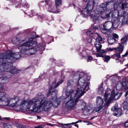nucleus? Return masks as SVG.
<instances>
[{
  "label": "nucleus",
  "mask_w": 128,
  "mask_h": 128,
  "mask_svg": "<svg viewBox=\"0 0 128 128\" xmlns=\"http://www.w3.org/2000/svg\"><path fill=\"white\" fill-rule=\"evenodd\" d=\"M83 76L79 79L77 86L76 93L78 94V97H81L89 88V85L90 83L88 82L89 80L86 75L81 74Z\"/></svg>",
  "instance_id": "f03ea898"
},
{
  "label": "nucleus",
  "mask_w": 128,
  "mask_h": 128,
  "mask_svg": "<svg viewBox=\"0 0 128 128\" xmlns=\"http://www.w3.org/2000/svg\"><path fill=\"white\" fill-rule=\"evenodd\" d=\"M20 104V99L18 96H15L10 99L8 105L11 107L18 106Z\"/></svg>",
  "instance_id": "1a4fd4ad"
},
{
  "label": "nucleus",
  "mask_w": 128,
  "mask_h": 128,
  "mask_svg": "<svg viewBox=\"0 0 128 128\" xmlns=\"http://www.w3.org/2000/svg\"><path fill=\"white\" fill-rule=\"evenodd\" d=\"M104 58V61L108 62L110 59V57L109 56H104L103 57Z\"/></svg>",
  "instance_id": "72a5a7b5"
},
{
  "label": "nucleus",
  "mask_w": 128,
  "mask_h": 128,
  "mask_svg": "<svg viewBox=\"0 0 128 128\" xmlns=\"http://www.w3.org/2000/svg\"><path fill=\"white\" fill-rule=\"evenodd\" d=\"M115 90H113L111 92V96L109 98H110V102L112 100H117L119 98L122 94V92H117L116 94H115Z\"/></svg>",
  "instance_id": "9b49d317"
},
{
  "label": "nucleus",
  "mask_w": 128,
  "mask_h": 128,
  "mask_svg": "<svg viewBox=\"0 0 128 128\" xmlns=\"http://www.w3.org/2000/svg\"><path fill=\"white\" fill-rule=\"evenodd\" d=\"M52 8L50 9V10L49 9V12H52L54 13H57L58 11H56L54 10Z\"/></svg>",
  "instance_id": "37998d69"
},
{
  "label": "nucleus",
  "mask_w": 128,
  "mask_h": 128,
  "mask_svg": "<svg viewBox=\"0 0 128 128\" xmlns=\"http://www.w3.org/2000/svg\"><path fill=\"white\" fill-rule=\"evenodd\" d=\"M124 126L126 127L128 126V122H126L125 123Z\"/></svg>",
  "instance_id": "bf43d9fd"
},
{
  "label": "nucleus",
  "mask_w": 128,
  "mask_h": 128,
  "mask_svg": "<svg viewBox=\"0 0 128 128\" xmlns=\"http://www.w3.org/2000/svg\"><path fill=\"white\" fill-rule=\"evenodd\" d=\"M24 42V41L23 40L20 42L19 45L20 46L18 48L22 54V56H24L25 54L31 55L29 50V47L34 45L33 43L34 42V41H31L30 42L28 41L26 42Z\"/></svg>",
  "instance_id": "20e7f679"
},
{
  "label": "nucleus",
  "mask_w": 128,
  "mask_h": 128,
  "mask_svg": "<svg viewBox=\"0 0 128 128\" xmlns=\"http://www.w3.org/2000/svg\"><path fill=\"white\" fill-rule=\"evenodd\" d=\"M58 93L57 90L53 91L51 94L52 99L50 100L46 101L44 95H40L38 98H34L27 102V108L26 110L29 111V113L38 112L40 108L43 111L48 110L50 107L53 106L54 107H57L58 105L57 102L56 94Z\"/></svg>",
  "instance_id": "f257e3e1"
},
{
  "label": "nucleus",
  "mask_w": 128,
  "mask_h": 128,
  "mask_svg": "<svg viewBox=\"0 0 128 128\" xmlns=\"http://www.w3.org/2000/svg\"><path fill=\"white\" fill-rule=\"evenodd\" d=\"M112 58L116 60H117L120 57V54L119 53H116L112 56Z\"/></svg>",
  "instance_id": "c85d7f7f"
},
{
  "label": "nucleus",
  "mask_w": 128,
  "mask_h": 128,
  "mask_svg": "<svg viewBox=\"0 0 128 128\" xmlns=\"http://www.w3.org/2000/svg\"><path fill=\"white\" fill-rule=\"evenodd\" d=\"M36 50H40L41 51H43L45 49V46L44 44H38L36 46H34Z\"/></svg>",
  "instance_id": "2eb2a0df"
},
{
  "label": "nucleus",
  "mask_w": 128,
  "mask_h": 128,
  "mask_svg": "<svg viewBox=\"0 0 128 128\" xmlns=\"http://www.w3.org/2000/svg\"><path fill=\"white\" fill-rule=\"evenodd\" d=\"M128 12H126V13H125V14L126 15V16L127 17V18H128Z\"/></svg>",
  "instance_id": "774afa93"
},
{
  "label": "nucleus",
  "mask_w": 128,
  "mask_h": 128,
  "mask_svg": "<svg viewBox=\"0 0 128 128\" xmlns=\"http://www.w3.org/2000/svg\"><path fill=\"white\" fill-rule=\"evenodd\" d=\"M110 98H109L108 101L106 102V100L103 99L100 96H98L97 98L96 103L98 106H102L104 107L108 106L110 103Z\"/></svg>",
  "instance_id": "9d476101"
},
{
  "label": "nucleus",
  "mask_w": 128,
  "mask_h": 128,
  "mask_svg": "<svg viewBox=\"0 0 128 128\" xmlns=\"http://www.w3.org/2000/svg\"><path fill=\"white\" fill-rule=\"evenodd\" d=\"M4 119H5L6 120H10V118L8 117V118H4Z\"/></svg>",
  "instance_id": "0e129e2a"
},
{
  "label": "nucleus",
  "mask_w": 128,
  "mask_h": 128,
  "mask_svg": "<svg viewBox=\"0 0 128 128\" xmlns=\"http://www.w3.org/2000/svg\"><path fill=\"white\" fill-rule=\"evenodd\" d=\"M114 110L116 111V112L118 113H115L114 115L115 116L117 115L118 114H121L122 113V110L120 108H118L116 109V108L114 107Z\"/></svg>",
  "instance_id": "a878e982"
},
{
  "label": "nucleus",
  "mask_w": 128,
  "mask_h": 128,
  "mask_svg": "<svg viewBox=\"0 0 128 128\" xmlns=\"http://www.w3.org/2000/svg\"><path fill=\"white\" fill-rule=\"evenodd\" d=\"M119 46L117 48H114V50H116L117 52L118 51V53L120 54L123 51L124 46L122 45V44H120L119 43Z\"/></svg>",
  "instance_id": "dca6fc26"
},
{
  "label": "nucleus",
  "mask_w": 128,
  "mask_h": 128,
  "mask_svg": "<svg viewBox=\"0 0 128 128\" xmlns=\"http://www.w3.org/2000/svg\"><path fill=\"white\" fill-rule=\"evenodd\" d=\"M106 107H104V106H98L97 105V108L96 109V112H97L98 113H99L101 112L103 110V108H105Z\"/></svg>",
  "instance_id": "b1692460"
},
{
  "label": "nucleus",
  "mask_w": 128,
  "mask_h": 128,
  "mask_svg": "<svg viewBox=\"0 0 128 128\" xmlns=\"http://www.w3.org/2000/svg\"><path fill=\"white\" fill-rule=\"evenodd\" d=\"M102 38L101 36L98 35V36L96 38V42H100V41H102Z\"/></svg>",
  "instance_id": "79ce46f5"
},
{
  "label": "nucleus",
  "mask_w": 128,
  "mask_h": 128,
  "mask_svg": "<svg viewBox=\"0 0 128 128\" xmlns=\"http://www.w3.org/2000/svg\"><path fill=\"white\" fill-rule=\"evenodd\" d=\"M20 128H26V127L24 126L21 125L19 126Z\"/></svg>",
  "instance_id": "052dcab7"
},
{
  "label": "nucleus",
  "mask_w": 128,
  "mask_h": 128,
  "mask_svg": "<svg viewBox=\"0 0 128 128\" xmlns=\"http://www.w3.org/2000/svg\"><path fill=\"white\" fill-rule=\"evenodd\" d=\"M112 37L114 38L118 39V35L116 34H112Z\"/></svg>",
  "instance_id": "a18cd8bd"
},
{
  "label": "nucleus",
  "mask_w": 128,
  "mask_h": 128,
  "mask_svg": "<svg viewBox=\"0 0 128 128\" xmlns=\"http://www.w3.org/2000/svg\"><path fill=\"white\" fill-rule=\"evenodd\" d=\"M34 43H33L34 45H32V46L33 48H31L30 49H29L30 50V52L31 53V54L32 55L34 54L37 51L36 50H35L36 48L34 45V44H36V42H35L34 41Z\"/></svg>",
  "instance_id": "4be33fe9"
},
{
  "label": "nucleus",
  "mask_w": 128,
  "mask_h": 128,
  "mask_svg": "<svg viewBox=\"0 0 128 128\" xmlns=\"http://www.w3.org/2000/svg\"><path fill=\"white\" fill-rule=\"evenodd\" d=\"M55 3L56 7L57 8L58 7L61 5L62 0H55Z\"/></svg>",
  "instance_id": "c756f323"
},
{
  "label": "nucleus",
  "mask_w": 128,
  "mask_h": 128,
  "mask_svg": "<svg viewBox=\"0 0 128 128\" xmlns=\"http://www.w3.org/2000/svg\"><path fill=\"white\" fill-rule=\"evenodd\" d=\"M81 74L82 73H80V74L79 72H77L74 75L73 78L75 80H78L79 79V78L80 76H83V75H82Z\"/></svg>",
  "instance_id": "412c9836"
},
{
  "label": "nucleus",
  "mask_w": 128,
  "mask_h": 128,
  "mask_svg": "<svg viewBox=\"0 0 128 128\" xmlns=\"http://www.w3.org/2000/svg\"><path fill=\"white\" fill-rule=\"evenodd\" d=\"M26 100H23L21 102H20V104L19 105V106L20 105H22L24 104L25 103H26Z\"/></svg>",
  "instance_id": "c03bdc74"
},
{
  "label": "nucleus",
  "mask_w": 128,
  "mask_h": 128,
  "mask_svg": "<svg viewBox=\"0 0 128 128\" xmlns=\"http://www.w3.org/2000/svg\"><path fill=\"white\" fill-rule=\"evenodd\" d=\"M80 105V108L82 110H84V111H85L86 109H84L86 106V104L82 100H78V102Z\"/></svg>",
  "instance_id": "f3484780"
},
{
  "label": "nucleus",
  "mask_w": 128,
  "mask_h": 128,
  "mask_svg": "<svg viewBox=\"0 0 128 128\" xmlns=\"http://www.w3.org/2000/svg\"><path fill=\"white\" fill-rule=\"evenodd\" d=\"M106 2L102 3L99 6L100 8H104L108 6Z\"/></svg>",
  "instance_id": "e433bc0d"
},
{
  "label": "nucleus",
  "mask_w": 128,
  "mask_h": 128,
  "mask_svg": "<svg viewBox=\"0 0 128 128\" xmlns=\"http://www.w3.org/2000/svg\"><path fill=\"white\" fill-rule=\"evenodd\" d=\"M59 86L58 84H56V82H53L50 86V89L52 90L54 88H55Z\"/></svg>",
  "instance_id": "f704fd0d"
},
{
  "label": "nucleus",
  "mask_w": 128,
  "mask_h": 128,
  "mask_svg": "<svg viewBox=\"0 0 128 128\" xmlns=\"http://www.w3.org/2000/svg\"><path fill=\"white\" fill-rule=\"evenodd\" d=\"M96 56L97 57H101L102 58H103L104 56L103 54L100 53L96 54Z\"/></svg>",
  "instance_id": "de8ad7c7"
},
{
  "label": "nucleus",
  "mask_w": 128,
  "mask_h": 128,
  "mask_svg": "<svg viewBox=\"0 0 128 128\" xmlns=\"http://www.w3.org/2000/svg\"><path fill=\"white\" fill-rule=\"evenodd\" d=\"M98 0H92L89 1L88 3L86 6L82 10V15H84L85 17L88 16L93 8L94 5L96 4Z\"/></svg>",
  "instance_id": "0eeeda50"
},
{
  "label": "nucleus",
  "mask_w": 128,
  "mask_h": 128,
  "mask_svg": "<svg viewBox=\"0 0 128 128\" xmlns=\"http://www.w3.org/2000/svg\"><path fill=\"white\" fill-rule=\"evenodd\" d=\"M92 57L91 56H88V58L87 59V61L89 62L90 60H92Z\"/></svg>",
  "instance_id": "09e8293b"
},
{
  "label": "nucleus",
  "mask_w": 128,
  "mask_h": 128,
  "mask_svg": "<svg viewBox=\"0 0 128 128\" xmlns=\"http://www.w3.org/2000/svg\"><path fill=\"white\" fill-rule=\"evenodd\" d=\"M123 108L124 110L128 108V102L126 101H124L122 104Z\"/></svg>",
  "instance_id": "473e14b6"
},
{
  "label": "nucleus",
  "mask_w": 128,
  "mask_h": 128,
  "mask_svg": "<svg viewBox=\"0 0 128 128\" xmlns=\"http://www.w3.org/2000/svg\"><path fill=\"white\" fill-rule=\"evenodd\" d=\"M3 55H1V56H3L4 61L7 59L16 60L20 58L21 57H23L22 55V54L20 51L18 52L13 54L10 50L7 51L6 53L3 54Z\"/></svg>",
  "instance_id": "423d86ee"
},
{
  "label": "nucleus",
  "mask_w": 128,
  "mask_h": 128,
  "mask_svg": "<svg viewBox=\"0 0 128 128\" xmlns=\"http://www.w3.org/2000/svg\"><path fill=\"white\" fill-rule=\"evenodd\" d=\"M108 5H114V2L113 0H108L106 2Z\"/></svg>",
  "instance_id": "58836bf2"
},
{
  "label": "nucleus",
  "mask_w": 128,
  "mask_h": 128,
  "mask_svg": "<svg viewBox=\"0 0 128 128\" xmlns=\"http://www.w3.org/2000/svg\"><path fill=\"white\" fill-rule=\"evenodd\" d=\"M128 55V51L127 52L124 54L122 55V57H124Z\"/></svg>",
  "instance_id": "603ef678"
},
{
  "label": "nucleus",
  "mask_w": 128,
  "mask_h": 128,
  "mask_svg": "<svg viewBox=\"0 0 128 128\" xmlns=\"http://www.w3.org/2000/svg\"><path fill=\"white\" fill-rule=\"evenodd\" d=\"M3 84H0V90L2 89L3 88Z\"/></svg>",
  "instance_id": "6e6d98bb"
},
{
  "label": "nucleus",
  "mask_w": 128,
  "mask_h": 128,
  "mask_svg": "<svg viewBox=\"0 0 128 128\" xmlns=\"http://www.w3.org/2000/svg\"><path fill=\"white\" fill-rule=\"evenodd\" d=\"M126 5L125 3H122V9L124 10V8H125Z\"/></svg>",
  "instance_id": "8fccbe9b"
},
{
  "label": "nucleus",
  "mask_w": 128,
  "mask_h": 128,
  "mask_svg": "<svg viewBox=\"0 0 128 128\" xmlns=\"http://www.w3.org/2000/svg\"><path fill=\"white\" fill-rule=\"evenodd\" d=\"M92 32L90 31H88L86 32V33L88 34H92Z\"/></svg>",
  "instance_id": "680f3d73"
},
{
  "label": "nucleus",
  "mask_w": 128,
  "mask_h": 128,
  "mask_svg": "<svg viewBox=\"0 0 128 128\" xmlns=\"http://www.w3.org/2000/svg\"><path fill=\"white\" fill-rule=\"evenodd\" d=\"M6 93L4 92H0V98L3 97V96L6 95Z\"/></svg>",
  "instance_id": "49530a36"
},
{
  "label": "nucleus",
  "mask_w": 128,
  "mask_h": 128,
  "mask_svg": "<svg viewBox=\"0 0 128 128\" xmlns=\"http://www.w3.org/2000/svg\"><path fill=\"white\" fill-rule=\"evenodd\" d=\"M98 15L95 13L94 11H92L88 14V15L92 18L94 22L98 20L99 18Z\"/></svg>",
  "instance_id": "ddd939ff"
},
{
  "label": "nucleus",
  "mask_w": 128,
  "mask_h": 128,
  "mask_svg": "<svg viewBox=\"0 0 128 128\" xmlns=\"http://www.w3.org/2000/svg\"><path fill=\"white\" fill-rule=\"evenodd\" d=\"M104 91L103 88L102 86H100L98 88V94H102Z\"/></svg>",
  "instance_id": "4c0bfd02"
},
{
  "label": "nucleus",
  "mask_w": 128,
  "mask_h": 128,
  "mask_svg": "<svg viewBox=\"0 0 128 128\" xmlns=\"http://www.w3.org/2000/svg\"><path fill=\"white\" fill-rule=\"evenodd\" d=\"M44 127V125H39L35 127V128H43Z\"/></svg>",
  "instance_id": "3c124183"
},
{
  "label": "nucleus",
  "mask_w": 128,
  "mask_h": 128,
  "mask_svg": "<svg viewBox=\"0 0 128 128\" xmlns=\"http://www.w3.org/2000/svg\"><path fill=\"white\" fill-rule=\"evenodd\" d=\"M122 90L124 92H126L125 96H126L128 94V87L126 86H124Z\"/></svg>",
  "instance_id": "7c9ffc66"
},
{
  "label": "nucleus",
  "mask_w": 128,
  "mask_h": 128,
  "mask_svg": "<svg viewBox=\"0 0 128 128\" xmlns=\"http://www.w3.org/2000/svg\"><path fill=\"white\" fill-rule=\"evenodd\" d=\"M63 82V80H61L59 81L57 84H58L59 85L60 84H61Z\"/></svg>",
  "instance_id": "5fc2aeb1"
},
{
  "label": "nucleus",
  "mask_w": 128,
  "mask_h": 128,
  "mask_svg": "<svg viewBox=\"0 0 128 128\" xmlns=\"http://www.w3.org/2000/svg\"><path fill=\"white\" fill-rule=\"evenodd\" d=\"M46 125H49V126H54L53 124H49V123H47L46 124Z\"/></svg>",
  "instance_id": "69168bd1"
},
{
  "label": "nucleus",
  "mask_w": 128,
  "mask_h": 128,
  "mask_svg": "<svg viewBox=\"0 0 128 128\" xmlns=\"http://www.w3.org/2000/svg\"><path fill=\"white\" fill-rule=\"evenodd\" d=\"M112 22V24L111 28L112 29H113V28H116L118 27L119 25V24L118 22V20Z\"/></svg>",
  "instance_id": "aec40b11"
},
{
  "label": "nucleus",
  "mask_w": 128,
  "mask_h": 128,
  "mask_svg": "<svg viewBox=\"0 0 128 128\" xmlns=\"http://www.w3.org/2000/svg\"><path fill=\"white\" fill-rule=\"evenodd\" d=\"M110 96V92H108V90H106L105 93L104 97L105 98L104 100H106H106H108V98Z\"/></svg>",
  "instance_id": "393cba45"
},
{
  "label": "nucleus",
  "mask_w": 128,
  "mask_h": 128,
  "mask_svg": "<svg viewBox=\"0 0 128 128\" xmlns=\"http://www.w3.org/2000/svg\"><path fill=\"white\" fill-rule=\"evenodd\" d=\"M121 41L122 42L121 44H122V45L124 46V44H126V42L128 40V39L125 37H123L121 40Z\"/></svg>",
  "instance_id": "2f4dec72"
},
{
  "label": "nucleus",
  "mask_w": 128,
  "mask_h": 128,
  "mask_svg": "<svg viewBox=\"0 0 128 128\" xmlns=\"http://www.w3.org/2000/svg\"><path fill=\"white\" fill-rule=\"evenodd\" d=\"M2 66H0V80H4L10 77L6 75V72L11 74H17L18 71L15 67L12 66L10 62L2 63Z\"/></svg>",
  "instance_id": "7ed1b4c3"
},
{
  "label": "nucleus",
  "mask_w": 128,
  "mask_h": 128,
  "mask_svg": "<svg viewBox=\"0 0 128 128\" xmlns=\"http://www.w3.org/2000/svg\"><path fill=\"white\" fill-rule=\"evenodd\" d=\"M19 41V39L17 38H14L12 40V42L15 44L16 43Z\"/></svg>",
  "instance_id": "ea45409f"
},
{
  "label": "nucleus",
  "mask_w": 128,
  "mask_h": 128,
  "mask_svg": "<svg viewBox=\"0 0 128 128\" xmlns=\"http://www.w3.org/2000/svg\"><path fill=\"white\" fill-rule=\"evenodd\" d=\"M74 83L71 80H69L68 81L67 83V86L66 87H69L70 88H71L72 85Z\"/></svg>",
  "instance_id": "c9c22d12"
},
{
  "label": "nucleus",
  "mask_w": 128,
  "mask_h": 128,
  "mask_svg": "<svg viewBox=\"0 0 128 128\" xmlns=\"http://www.w3.org/2000/svg\"><path fill=\"white\" fill-rule=\"evenodd\" d=\"M116 41V39L114 38L112 36H110L108 38V43L110 44H112L115 42Z\"/></svg>",
  "instance_id": "6ab92c4d"
},
{
  "label": "nucleus",
  "mask_w": 128,
  "mask_h": 128,
  "mask_svg": "<svg viewBox=\"0 0 128 128\" xmlns=\"http://www.w3.org/2000/svg\"><path fill=\"white\" fill-rule=\"evenodd\" d=\"M59 124L63 126L64 128H70L71 127V126H69V125L71 124H74V122L71 123L67 124H63L62 123H60Z\"/></svg>",
  "instance_id": "5701e85b"
},
{
  "label": "nucleus",
  "mask_w": 128,
  "mask_h": 128,
  "mask_svg": "<svg viewBox=\"0 0 128 128\" xmlns=\"http://www.w3.org/2000/svg\"><path fill=\"white\" fill-rule=\"evenodd\" d=\"M2 55H3V54H0V64L1 65V66H2V63H4V62H7L6 60V61L5 62L3 56H0Z\"/></svg>",
  "instance_id": "bb28decb"
},
{
  "label": "nucleus",
  "mask_w": 128,
  "mask_h": 128,
  "mask_svg": "<svg viewBox=\"0 0 128 128\" xmlns=\"http://www.w3.org/2000/svg\"><path fill=\"white\" fill-rule=\"evenodd\" d=\"M125 8H128V3H126V2H125Z\"/></svg>",
  "instance_id": "e2e57ef3"
},
{
  "label": "nucleus",
  "mask_w": 128,
  "mask_h": 128,
  "mask_svg": "<svg viewBox=\"0 0 128 128\" xmlns=\"http://www.w3.org/2000/svg\"><path fill=\"white\" fill-rule=\"evenodd\" d=\"M105 27L103 26V27L100 28V30L102 32L106 34H108L107 32H108V30Z\"/></svg>",
  "instance_id": "cd10ccee"
},
{
  "label": "nucleus",
  "mask_w": 128,
  "mask_h": 128,
  "mask_svg": "<svg viewBox=\"0 0 128 128\" xmlns=\"http://www.w3.org/2000/svg\"><path fill=\"white\" fill-rule=\"evenodd\" d=\"M128 83L126 81L118 82L116 85V88L117 90H122L124 86H126Z\"/></svg>",
  "instance_id": "f8f14e48"
},
{
  "label": "nucleus",
  "mask_w": 128,
  "mask_h": 128,
  "mask_svg": "<svg viewBox=\"0 0 128 128\" xmlns=\"http://www.w3.org/2000/svg\"><path fill=\"white\" fill-rule=\"evenodd\" d=\"M80 97H78V95L76 98L73 99L65 98L62 104L63 106H66L69 110H74L76 104L78 102V100Z\"/></svg>",
  "instance_id": "39448f33"
},
{
  "label": "nucleus",
  "mask_w": 128,
  "mask_h": 128,
  "mask_svg": "<svg viewBox=\"0 0 128 128\" xmlns=\"http://www.w3.org/2000/svg\"><path fill=\"white\" fill-rule=\"evenodd\" d=\"M126 114L127 115H128V109H126Z\"/></svg>",
  "instance_id": "338daca9"
},
{
  "label": "nucleus",
  "mask_w": 128,
  "mask_h": 128,
  "mask_svg": "<svg viewBox=\"0 0 128 128\" xmlns=\"http://www.w3.org/2000/svg\"><path fill=\"white\" fill-rule=\"evenodd\" d=\"M35 36L33 35H31L30 36V39L33 40L34 38H35Z\"/></svg>",
  "instance_id": "4d7b16f0"
},
{
  "label": "nucleus",
  "mask_w": 128,
  "mask_h": 128,
  "mask_svg": "<svg viewBox=\"0 0 128 128\" xmlns=\"http://www.w3.org/2000/svg\"><path fill=\"white\" fill-rule=\"evenodd\" d=\"M112 22H111L108 21L105 22L104 24H103V26L105 27L108 30L109 32H111L112 30L110 28L112 26Z\"/></svg>",
  "instance_id": "4468645a"
},
{
  "label": "nucleus",
  "mask_w": 128,
  "mask_h": 128,
  "mask_svg": "<svg viewBox=\"0 0 128 128\" xmlns=\"http://www.w3.org/2000/svg\"><path fill=\"white\" fill-rule=\"evenodd\" d=\"M94 46L96 48L97 51H100L102 47V46L100 42H95L94 44Z\"/></svg>",
  "instance_id": "a211bd4d"
},
{
  "label": "nucleus",
  "mask_w": 128,
  "mask_h": 128,
  "mask_svg": "<svg viewBox=\"0 0 128 128\" xmlns=\"http://www.w3.org/2000/svg\"><path fill=\"white\" fill-rule=\"evenodd\" d=\"M7 98L6 96V95L3 96L1 98H0V100L3 101H6L7 100Z\"/></svg>",
  "instance_id": "a19ab883"
},
{
  "label": "nucleus",
  "mask_w": 128,
  "mask_h": 128,
  "mask_svg": "<svg viewBox=\"0 0 128 128\" xmlns=\"http://www.w3.org/2000/svg\"><path fill=\"white\" fill-rule=\"evenodd\" d=\"M51 90H52L50 88L49 90L48 91V92L47 94V96H48L50 95V94L51 93Z\"/></svg>",
  "instance_id": "864d4df0"
},
{
  "label": "nucleus",
  "mask_w": 128,
  "mask_h": 128,
  "mask_svg": "<svg viewBox=\"0 0 128 128\" xmlns=\"http://www.w3.org/2000/svg\"><path fill=\"white\" fill-rule=\"evenodd\" d=\"M82 121V120H78V121L76 122H74V124H76V123H77L78 122H81Z\"/></svg>",
  "instance_id": "13d9d810"
},
{
  "label": "nucleus",
  "mask_w": 128,
  "mask_h": 128,
  "mask_svg": "<svg viewBox=\"0 0 128 128\" xmlns=\"http://www.w3.org/2000/svg\"><path fill=\"white\" fill-rule=\"evenodd\" d=\"M70 88L69 87H67L64 88L65 90V93L67 97L66 98H68V99H72L76 98L78 95V94L75 92V91L72 88Z\"/></svg>",
  "instance_id": "6e6552de"
}]
</instances>
